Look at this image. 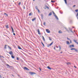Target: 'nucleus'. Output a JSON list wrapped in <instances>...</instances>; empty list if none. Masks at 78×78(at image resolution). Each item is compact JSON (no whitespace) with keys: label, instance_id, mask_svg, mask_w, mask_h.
<instances>
[{"label":"nucleus","instance_id":"nucleus-1","mask_svg":"<svg viewBox=\"0 0 78 78\" xmlns=\"http://www.w3.org/2000/svg\"><path fill=\"white\" fill-rule=\"evenodd\" d=\"M53 13L54 15V16L55 17V18L57 20H59V19H58V16L55 14V12H53Z\"/></svg>","mask_w":78,"mask_h":78},{"label":"nucleus","instance_id":"nucleus-2","mask_svg":"<svg viewBox=\"0 0 78 78\" xmlns=\"http://www.w3.org/2000/svg\"><path fill=\"white\" fill-rule=\"evenodd\" d=\"M29 73L30 75H35V74H36V73L33 72H30Z\"/></svg>","mask_w":78,"mask_h":78},{"label":"nucleus","instance_id":"nucleus-3","mask_svg":"<svg viewBox=\"0 0 78 78\" xmlns=\"http://www.w3.org/2000/svg\"><path fill=\"white\" fill-rule=\"evenodd\" d=\"M75 50V51H76L77 52H78V50L77 49H76L75 48H72L71 49V50L72 51L73 50Z\"/></svg>","mask_w":78,"mask_h":78},{"label":"nucleus","instance_id":"nucleus-4","mask_svg":"<svg viewBox=\"0 0 78 78\" xmlns=\"http://www.w3.org/2000/svg\"><path fill=\"white\" fill-rule=\"evenodd\" d=\"M23 69L24 70H30V69H28V68H27L26 67H24Z\"/></svg>","mask_w":78,"mask_h":78},{"label":"nucleus","instance_id":"nucleus-5","mask_svg":"<svg viewBox=\"0 0 78 78\" xmlns=\"http://www.w3.org/2000/svg\"><path fill=\"white\" fill-rule=\"evenodd\" d=\"M46 31L48 33H50V31L49 30V29H46Z\"/></svg>","mask_w":78,"mask_h":78},{"label":"nucleus","instance_id":"nucleus-6","mask_svg":"<svg viewBox=\"0 0 78 78\" xmlns=\"http://www.w3.org/2000/svg\"><path fill=\"white\" fill-rule=\"evenodd\" d=\"M9 54L10 55H13V53L12 51H10V52H9Z\"/></svg>","mask_w":78,"mask_h":78},{"label":"nucleus","instance_id":"nucleus-7","mask_svg":"<svg viewBox=\"0 0 78 78\" xmlns=\"http://www.w3.org/2000/svg\"><path fill=\"white\" fill-rule=\"evenodd\" d=\"M69 30H70V31L72 32V33H73V32L72 31V29L70 28V27H69Z\"/></svg>","mask_w":78,"mask_h":78},{"label":"nucleus","instance_id":"nucleus-8","mask_svg":"<svg viewBox=\"0 0 78 78\" xmlns=\"http://www.w3.org/2000/svg\"><path fill=\"white\" fill-rule=\"evenodd\" d=\"M69 47L70 48H72V47H74V45L73 44L70 45Z\"/></svg>","mask_w":78,"mask_h":78},{"label":"nucleus","instance_id":"nucleus-9","mask_svg":"<svg viewBox=\"0 0 78 78\" xmlns=\"http://www.w3.org/2000/svg\"><path fill=\"white\" fill-rule=\"evenodd\" d=\"M37 31L38 34H41V33H40V31L39 29H38Z\"/></svg>","mask_w":78,"mask_h":78},{"label":"nucleus","instance_id":"nucleus-10","mask_svg":"<svg viewBox=\"0 0 78 78\" xmlns=\"http://www.w3.org/2000/svg\"><path fill=\"white\" fill-rule=\"evenodd\" d=\"M36 18L35 17L34 19H32V21L33 22L34 21V20H36Z\"/></svg>","mask_w":78,"mask_h":78},{"label":"nucleus","instance_id":"nucleus-11","mask_svg":"<svg viewBox=\"0 0 78 78\" xmlns=\"http://www.w3.org/2000/svg\"><path fill=\"white\" fill-rule=\"evenodd\" d=\"M11 28L12 30V32L13 33H14V29H13V28H12V26H11Z\"/></svg>","mask_w":78,"mask_h":78},{"label":"nucleus","instance_id":"nucleus-12","mask_svg":"<svg viewBox=\"0 0 78 78\" xmlns=\"http://www.w3.org/2000/svg\"><path fill=\"white\" fill-rule=\"evenodd\" d=\"M7 66H8V67H12V68H13V67L12 66H10L8 64H7Z\"/></svg>","mask_w":78,"mask_h":78},{"label":"nucleus","instance_id":"nucleus-13","mask_svg":"<svg viewBox=\"0 0 78 78\" xmlns=\"http://www.w3.org/2000/svg\"><path fill=\"white\" fill-rule=\"evenodd\" d=\"M66 44H68V45H69V44H70V42H69L68 41H66Z\"/></svg>","mask_w":78,"mask_h":78},{"label":"nucleus","instance_id":"nucleus-14","mask_svg":"<svg viewBox=\"0 0 78 78\" xmlns=\"http://www.w3.org/2000/svg\"><path fill=\"white\" fill-rule=\"evenodd\" d=\"M18 48H19V49H20V50H22V49L21 48H20L19 46H18Z\"/></svg>","mask_w":78,"mask_h":78},{"label":"nucleus","instance_id":"nucleus-15","mask_svg":"<svg viewBox=\"0 0 78 78\" xmlns=\"http://www.w3.org/2000/svg\"><path fill=\"white\" fill-rule=\"evenodd\" d=\"M42 37H43V40L44 41H45V38H44V36H42Z\"/></svg>","mask_w":78,"mask_h":78},{"label":"nucleus","instance_id":"nucleus-16","mask_svg":"<svg viewBox=\"0 0 78 78\" xmlns=\"http://www.w3.org/2000/svg\"><path fill=\"white\" fill-rule=\"evenodd\" d=\"M5 28H9V26H8V25L6 26Z\"/></svg>","mask_w":78,"mask_h":78},{"label":"nucleus","instance_id":"nucleus-17","mask_svg":"<svg viewBox=\"0 0 78 78\" xmlns=\"http://www.w3.org/2000/svg\"><path fill=\"white\" fill-rule=\"evenodd\" d=\"M47 68L48 69H49V70H51V68H50L49 66H48Z\"/></svg>","mask_w":78,"mask_h":78},{"label":"nucleus","instance_id":"nucleus-18","mask_svg":"<svg viewBox=\"0 0 78 78\" xmlns=\"http://www.w3.org/2000/svg\"><path fill=\"white\" fill-rule=\"evenodd\" d=\"M31 14H32V12H30V13L29 14V16H31Z\"/></svg>","mask_w":78,"mask_h":78},{"label":"nucleus","instance_id":"nucleus-19","mask_svg":"<svg viewBox=\"0 0 78 78\" xmlns=\"http://www.w3.org/2000/svg\"><path fill=\"white\" fill-rule=\"evenodd\" d=\"M8 48H9V49H10V50H12V48H11V47H9V46H8Z\"/></svg>","mask_w":78,"mask_h":78},{"label":"nucleus","instance_id":"nucleus-20","mask_svg":"<svg viewBox=\"0 0 78 78\" xmlns=\"http://www.w3.org/2000/svg\"><path fill=\"white\" fill-rule=\"evenodd\" d=\"M73 41H74V42H75V43L76 44V43H77V41H76V40H73Z\"/></svg>","mask_w":78,"mask_h":78},{"label":"nucleus","instance_id":"nucleus-21","mask_svg":"<svg viewBox=\"0 0 78 78\" xmlns=\"http://www.w3.org/2000/svg\"><path fill=\"white\" fill-rule=\"evenodd\" d=\"M58 33H62V31H61V30H59V32H58Z\"/></svg>","mask_w":78,"mask_h":78},{"label":"nucleus","instance_id":"nucleus-22","mask_svg":"<svg viewBox=\"0 0 78 78\" xmlns=\"http://www.w3.org/2000/svg\"><path fill=\"white\" fill-rule=\"evenodd\" d=\"M6 46H7V45H5V47H4V48L5 49H6L7 48H6Z\"/></svg>","mask_w":78,"mask_h":78},{"label":"nucleus","instance_id":"nucleus-23","mask_svg":"<svg viewBox=\"0 0 78 78\" xmlns=\"http://www.w3.org/2000/svg\"><path fill=\"white\" fill-rule=\"evenodd\" d=\"M41 43L43 45V47H44V43H43V42H41Z\"/></svg>","mask_w":78,"mask_h":78},{"label":"nucleus","instance_id":"nucleus-24","mask_svg":"<svg viewBox=\"0 0 78 78\" xmlns=\"http://www.w3.org/2000/svg\"><path fill=\"white\" fill-rule=\"evenodd\" d=\"M64 1H65V2L66 4H67V0H64Z\"/></svg>","mask_w":78,"mask_h":78},{"label":"nucleus","instance_id":"nucleus-25","mask_svg":"<svg viewBox=\"0 0 78 78\" xmlns=\"http://www.w3.org/2000/svg\"><path fill=\"white\" fill-rule=\"evenodd\" d=\"M11 57H12V58L13 59H14V56L13 55H12Z\"/></svg>","mask_w":78,"mask_h":78},{"label":"nucleus","instance_id":"nucleus-26","mask_svg":"<svg viewBox=\"0 0 78 78\" xmlns=\"http://www.w3.org/2000/svg\"><path fill=\"white\" fill-rule=\"evenodd\" d=\"M52 14V13H51V12H50L49 14V16H51Z\"/></svg>","mask_w":78,"mask_h":78},{"label":"nucleus","instance_id":"nucleus-27","mask_svg":"<svg viewBox=\"0 0 78 78\" xmlns=\"http://www.w3.org/2000/svg\"><path fill=\"white\" fill-rule=\"evenodd\" d=\"M59 50H61V46H59Z\"/></svg>","mask_w":78,"mask_h":78},{"label":"nucleus","instance_id":"nucleus-28","mask_svg":"<svg viewBox=\"0 0 78 78\" xmlns=\"http://www.w3.org/2000/svg\"><path fill=\"white\" fill-rule=\"evenodd\" d=\"M53 44V42H52L50 44H50V45H51H51H52V44Z\"/></svg>","mask_w":78,"mask_h":78},{"label":"nucleus","instance_id":"nucleus-29","mask_svg":"<svg viewBox=\"0 0 78 78\" xmlns=\"http://www.w3.org/2000/svg\"><path fill=\"white\" fill-rule=\"evenodd\" d=\"M35 8L36 9H37V10L38 9V8H37V6H35Z\"/></svg>","mask_w":78,"mask_h":78},{"label":"nucleus","instance_id":"nucleus-30","mask_svg":"<svg viewBox=\"0 0 78 78\" xmlns=\"http://www.w3.org/2000/svg\"><path fill=\"white\" fill-rule=\"evenodd\" d=\"M51 46V45H50V44H48L47 45V47H49L50 46Z\"/></svg>","mask_w":78,"mask_h":78},{"label":"nucleus","instance_id":"nucleus-31","mask_svg":"<svg viewBox=\"0 0 78 78\" xmlns=\"http://www.w3.org/2000/svg\"><path fill=\"white\" fill-rule=\"evenodd\" d=\"M75 11L76 12H78V9H76L75 10Z\"/></svg>","mask_w":78,"mask_h":78},{"label":"nucleus","instance_id":"nucleus-32","mask_svg":"<svg viewBox=\"0 0 78 78\" xmlns=\"http://www.w3.org/2000/svg\"><path fill=\"white\" fill-rule=\"evenodd\" d=\"M41 18H42V19L43 18V14H41Z\"/></svg>","mask_w":78,"mask_h":78},{"label":"nucleus","instance_id":"nucleus-33","mask_svg":"<svg viewBox=\"0 0 78 78\" xmlns=\"http://www.w3.org/2000/svg\"><path fill=\"white\" fill-rule=\"evenodd\" d=\"M51 2H52V3H54V2H55V1H53V0H51Z\"/></svg>","mask_w":78,"mask_h":78},{"label":"nucleus","instance_id":"nucleus-34","mask_svg":"<svg viewBox=\"0 0 78 78\" xmlns=\"http://www.w3.org/2000/svg\"><path fill=\"white\" fill-rule=\"evenodd\" d=\"M21 4V2H19V6H20V5Z\"/></svg>","mask_w":78,"mask_h":78},{"label":"nucleus","instance_id":"nucleus-35","mask_svg":"<svg viewBox=\"0 0 78 78\" xmlns=\"http://www.w3.org/2000/svg\"><path fill=\"white\" fill-rule=\"evenodd\" d=\"M49 38L50 41H51V38L50 37H49Z\"/></svg>","mask_w":78,"mask_h":78},{"label":"nucleus","instance_id":"nucleus-36","mask_svg":"<svg viewBox=\"0 0 78 78\" xmlns=\"http://www.w3.org/2000/svg\"><path fill=\"white\" fill-rule=\"evenodd\" d=\"M46 8H47V9H49V7L47 6H46Z\"/></svg>","mask_w":78,"mask_h":78},{"label":"nucleus","instance_id":"nucleus-37","mask_svg":"<svg viewBox=\"0 0 78 78\" xmlns=\"http://www.w3.org/2000/svg\"><path fill=\"white\" fill-rule=\"evenodd\" d=\"M43 25H45V22H44L43 23Z\"/></svg>","mask_w":78,"mask_h":78},{"label":"nucleus","instance_id":"nucleus-38","mask_svg":"<svg viewBox=\"0 0 78 78\" xmlns=\"http://www.w3.org/2000/svg\"><path fill=\"white\" fill-rule=\"evenodd\" d=\"M23 9H25V6H23Z\"/></svg>","mask_w":78,"mask_h":78},{"label":"nucleus","instance_id":"nucleus-39","mask_svg":"<svg viewBox=\"0 0 78 78\" xmlns=\"http://www.w3.org/2000/svg\"><path fill=\"white\" fill-rule=\"evenodd\" d=\"M67 39H68V40H69V41L70 40V39H69V38L67 37Z\"/></svg>","mask_w":78,"mask_h":78},{"label":"nucleus","instance_id":"nucleus-40","mask_svg":"<svg viewBox=\"0 0 78 78\" xmlns=\"http://www.w3.org/2000/svg\"><path fill=\"white\" fill-rule=\"evenodd\" d=\"M76 17H78V12L77 14L76 15Z\"/></svg>","mask_w":78,"mask_h":78},{"label":"nucleus","instance_id":"nucleus-41","mask_svg":"<svg viewBox=\"0 0 78 78\" xmlns=\"http://www.w3.org/2000/svg\"><path fill=\"white\" fill-rule=\"evenodd\" d=\"M37 10L38 12H40V11H39V9H37Z\"/></svg>","mask_w":78,"mask_h":78},{"label":"nucleus","instance_id":"nucleus-42","mask_svg":"<svg viewBox=\"0 0 78 78\" xmlns=\"http://www.w3.org/2000/svg\"><path fill=\"white\" fill-rule=\"evenodd\" d=\"M66 64H67L69 65V64H70V63L69 62H68V63H67Z\"/></svg>","mask_w":78,"mask_h":78},{"label":"nucleus","instance_id":"nucleus-43","mask_svg":"<svg viewBox=\"0 0 78 78\" xmlns=\"http://www.w3.org/2000/svg\"><path fill=\"white\" fill-rule=\"evenodd\" d=\"M13 35H14V36H15V35H16V34H15V33H14L13 34Z\"/></svg>","mask_w":78,"mask_h":78},{"label":"nucleus","instance_id":"nucleus-44","mask_svg":"<svg viewBox=\"0 0 78 78\" xmlns=\"http://www.w3.org/2000/svg\"><path fill=\"white\" fill-rule=\"evenodd\" d=\"M17 60H19V58H18V57H17Z\"/></svg>","mask_w":78,"mask_h":78},{"label":"nucleus","instance_id":"nucleus-45","mask_svg":"<svg viewBox=\"0 0 78 78\" xmlns=\"http://www.w3.org/2000/svg\"><path fill=\"white\" fill-rule=\"evenodd\" d=\"M0 78H2V76L1 75H0Z\"/></svg>","mask_w":78,"mask_h":78},{"label":"nucleus","instance_id":"nucleus-46","mask_svg":"<svg viewBox=\"0 0 78 78\" xmlns=\"http://www.w3.org/2000/svg\"><path fill=\"white\" fill-rule=\"evenodd\" d=\"M70 43H72V41H71V40H70Z\"/></svg>","mask_w":78,"mask_h":78},{"label":"nucleus","instance_id":"nucleus-47","mask_svg":"<svg viewBox=\"0 0 78 78\" xmlns=\"http://www.w3.org/2000/svg\"><path fill=\"white\" fill-rule=\"evenodd\" d=\"M6 16H8V14H6Z\"/></svg>","mask_w":78,"mask_h":78},{"label":"nucleus","instance_id":"nucleus-48","mask_svg":"<svg viewBox=\"0 0 78 78\" xmlns=\"http://www.w3.org/2000/svg\"><path fill=\"white\" fill-rule=\"evenodd\" d=\"M75 6H76V5H73V7H75Z\"/></svg>","mask_w":78,"mask_h":78},{"label":"nucleus","instance_id":"nucleus-49","mask_svg":"<svg viewBox=\"0 0 78 78\" xmlns=\"http://www.w3.org/2000/svg\"><path fill=\"white\" fill-rule=\"evenodd\" d=\"M74 67H75V68H76V67L75 66H74Z\"/></svg>","mask_w":78,"mask_h":78},{"label":"nucleus","instance_id":"nucleus-50","mask_svg":"<svg viewBox=\"0 0 78 78\" xmlns=\"http://www.w3.org/2000/svg\"><path fill=\"white\" fill-rule=\"evenodd\" d=\"M6 14L5 13L4 14V15H6Z\"/></svg>","mask_w":78,"mask_h":78},{"label":"nucleus","instance_id":"nucleus-51","mask_svg":"<svg viewBox=\"0 0 78 78\" xmlns=\"http://www.w3.org/2000/svg\"><path fill=\"white\" fill-rule=\"evenodd\" d=\"M40 71H41V69L40 68Z\"/></svg>","mask_w":78,"mask_h":78},{"label":"nucleus","instance_id":"nucleus-52","mask_svg":"<svg viewBox=\"0 0 78 78\" xmlns=\"http://www.w3.org/2000/svg\"><path fill=\"white\" fill-rule=\"evenodd\" d=\"M54 50H55V47H54Z\"/></svg>","mask_w":78,"mask_h":78},{"label":"nucleus","instance_id":"nucleus-53","mask_svg":"<svg viewBox=\"0 0 78 78\" xmlns=\"http://www.w3.org/2000/svg\"><path fill=\"white\" fill-rule=\"evenodd\" d=\"M76 44H77L78 45V42H77Z\"/></svg>","mask_w":78,"mask_h":78},{"label":"nucleus","instance_id":"nucleus-54","mask_svg":"<svg viewBox=\"0 0 78 78\" xmlns=\"http://www.w3.org/2000/svg\"><path fill=\"white\" fill-rule=\"evenodd\" d=\"M56 48H58V47L57 46V47H56Z\"/></svg>","mask_w":78,"mask_h":78},{"label":"nucleus","instance_id":"nucleus-55","mask_svg":"<svg viewBox=\"0 0 78 78\" xmlns=\"http://www.w3.org/2000/svg\"><path fill=\"white\" fill-rule=\"evenodd\" d=\"M73 28H75V27H73Z\"/></svg>","mask_w":78,"mask_h":78},{"label":"nucleus","instance_id":"nucleus-56","mask_svg":"<svg viewBox=\"0 0 78 78\" xmlns=\"http://www.w3.org/2000/svg\"><path fill=\"white\" fill-rule=\"evenodd\" d=\"M62 52H61L60 53H62Z\"/></svg>","mask_w":78,"mask_h":78},{"label":"nucleus","instance_id":"nucleus-57","mask_svg":"<svg viewBox=\"0 0 78 78\" xmlns=\"http://www.w3.org/2000/svg\"><path fill=\"white\" fill-rule=\"evenodd\" d=\"M18 76H20V75H18Z\"/></svg>","mask_w":78,"mask_h":78},{"label":"nucleus","instance_id":"nucleus-58","mask_svg":"<svg viewBox=\"0 0 78 78\" xmlns=\"http://www.w3.org/2000/svg\"><path fill=\"white\" fill-rule=\"evenodd\" d=\"M2 57H3L4 58V57L2 56Z\"/></svg>","mask_w":78,"mask_h":78},{"label":"nucleus","instance_id":"nucleus-59","mask_svg":"<svg viewBox=\"0 0 78 78\" xmlns=\"http://www.w3.org/2000/svg\"><path fill=\"white\" fill-rule=\"evenodd\" d=\"M2 57H1V55H0V57L1 58Z\"/></svg>","mask_w":78,"mask_h":78},{"label":"nucleus","instance_id":"nucleus-60","mask_svg":"<svg viewBox=\"0 0 78 78\" xmlns=\"http://www.w3.org/2000/svg\"><path fill=\"white\" fill-rule=\"evenodd\" d=\"M12 76H14L12 74Z\"/></svg>","mask_w":78,"mask_h":78},{"label":"nucleus","instance_id":"nucleus-61","mask_svg":"<svg viewBox=\"0 0 78 78\" xmlns=\"http://www.w3.org/2000/svg\"><path fill=\"white\" fill-rule=\"evenodd\" d=\"M74 32H75V30L74 31Z\"/></svg>","mask_w":78,"mask_h":78},{"label":"nucleus","instance_id":"nucleus-62","mask_svg":"<svg viewBox=\"0 0 78 78\" xmlns=\"http://www.w3.org/2000/svg\"><path fill=\"white\" fill-rule=\"evenodd\" d=\"M13 2H14V1H13Z\"/></svg>","mask_w":78,"mask_h":78},{"label":"nucleus","instance_id":"nucleus-63","mask_svg":"<svg viewBox=\"0 0 78 78\" xmlns=\"http://www.w3.org/2000/svg\"><path fill=\"white\" fill-rule=\"evenodd\" d=\"M61 14H62V13L60 12Z\"/></svg>","mask_w":78,"mask_h":78},{"label":"nucleus","instance_id":"nucleus-64","mask_svg":"<svg viewBox=\"0 0 78 78\" xmlns=\"http://www.w3.org/2000/svg\"><path fill=\"white\" fill-rule=\"evenodd\" d=\"M3 78H4V77H3Z\"/></svg>","mask_w":78,"mask_h":78}]
</instances>
